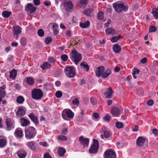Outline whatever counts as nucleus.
<instances>
[{
    "mask_svg": "<svg viewBox=\"0 0 158 158\" xmlns=\"http://www.w3.org/2000/svg\"><path fill=\"white\" fill-rule=\"evenodd\" d=\"M110 118V116L109 115L107 114L105 115L104 118V119L105 121H108Z\"/></svg>",
    "mask_w": 158,
    "mask_h": 158,
    "instance_id": "54",
    "label": "nucleus"
},
{
    "mask_svg": "<svg viewBox=\"0 0 158 158\" xmlns=\"http://www.w3.org/2000/svg\"><path fill=\"white\" fill-rule=\"evenodd\" d=\"M106 35H114L118 34L117 32L115 30L111 28H108L105 30Z\"/></svg>",
    "mask_w": 158,
    "mask_h": 158,
    "instance_id": "22",
    "label": "nucleus"
},
{
    "mask_svg": "<svg viewBox=\"0 0 158 158\" xmlns=\"http://www.w3.org/2000/svg\"><path fill=\"white\" fill-rule=\"evenodd\" d=\"M28 148L32 150L35 151L36 148L35 145V142L33 141L27 142L26 143Z\"/></svg>",
    "mask_w": 158,
    "mask_h": 158,
    "instance_id": "17",
    "label": "nucleus"
},
{
    "mask_svg": "<svg viewBox=\"0 0 158 158\" xmlns=\"http://www.w3.org/2000/svg\"><path fill=\"white\" fill-rule=\"evenodd\" d=\"M111 21L110 19H108L107 22L106 23L104 24V26L105 27H108L109 25L111 23Z\"/></svg>",
    "mask_w": 158,
    "mask_h": 158,
    "instance_id": "52",
    "label": "nucleus"
},
{
    "mask_svg": "<svg viewBox=\"0 0 158 158\" xmlns=\"http://www.w3.org/2000/svg\"><path fill=\"white\" fill-rule=\"evenodd\" d=\"M62 116L63 118L65 120H68V118L72 119L74 116L73 113L70 109H64L62 113Z\"/></svg>",
    "mask_w": 158,
    "mask_h": 158,
    "instance_id": "7",
    "label": "nucleus"
},
{
    "mask_svg": "<svg viewBox=\"0 0 158 158\" xmlns=\"http://www.w3.org/2000/svg\"><path fill=\"white\" fill-rule=\"evenodd\" d=\"M121 109H120L116 107H114L111 109L110 112L114 117H118L121 114Z\"/></svg>",
    "mask_w": 158,
    "mask_h": 158,
    "instance_id": "12",
    "label": "nucleus"
},
{
    "mask_svg": "<svg viewBox=\"0 0 158 158\" xmlns=\"http://www.w3.org/2000/svg\"><path fill=\"white\" fill-rule=\"evenodd\" d=\"M102 130L103 131L104 136L105 138H107L110 137L111 135L110 132V131L106 130L105 127L102 128Z\"/></svg>",
    "mask_w": 158,
    "mask_h": 158,
    "instance_id": "36",
    "label": "nucleus"
},
{
    "mask_svg": "<svg viewBox=\"0 0 158 158\" xmlns=\"http://www.w3.org/2000/svg\"><path fill=\"white\" fill-rule=\"evenodd\" d=\"M116 127L118 129H121L123 127V124L122 122H118L115 123Z\"/></svg>",
    "mask_w": 158,
    "mask_h": 158,
    "instance_id": "44",
    "label": "nucleus"
},
{
    "mask_svg": "<svg viewBox=\"0 0 158 158\" xmlns=\"http://www.w3.org/2000/svg\"><path fill=\"white\" fill-rule=\"evenodd\" d=\"M64 72L67 76L69 78H73L75 76L76 73L74 67L68 66L64 70Z\"/></svg>",
    "mask_w": 158,
    "mask_h": 158,
    "instance_id": "6",
    "label": "nucleus"
},
{
    "mask_svg": "<svg viewBox=\"0 0 158 158\" xmlns=\"http://www.w3.org/2000/svg\"><path fill=\"white\" fill-rule=\"evenodd\" d=\"M104 14L103 12H99L98 13V18L99 19L101 20L103 22H105L106 19L104 18Z\"/></svg>",
    "mask_w": 158,
    "mask_h": 158,
    "instance_id": "29",
    "label": "nucleus"
},
{
    "mask_svg": "<svg viewBox=\"0 0 158 158\" xmlns=\"http://www.w3.org/2000/svg\"><path fill=\"white\" fill-rule=\"evenodd\" d=\"M26 113L25 110L24 108L20 107L18 108V110L16 112L17 116L20 117L24 116Z\"/></svg>",
    "mask_w": 158,
    "mask_h": 158,
    "instance_id": "16",
    "label": "nucleus"
},
{
    "mask_svg": "<svg viewBox=\"0 0 158 158\" xmlns=\"http://www.w3.org/2000/svg\"><path fill=\"white\" fill-rule=\"evenodd\" d=\"M43 95V92L40 89H34L31 91V97L34 99H40Z\"/></svg>",
    "mask_w": 158,
    "mask_h": 158,
    "instance_id": "3",
    "label": "nucleus"
},
{
    "mask_svg": "<svg viewBox=\"0 0 158 158\" xmlns=\"http://www.w3.org/2000/svg\"><path fill=\"white\" fill-rule=\"evenodd\" d=\"M89 24L90 22L88 20L84 23H81L80 24V26L82 28H85L89 26Z\"/></svg>",
    "mask_w": 158,
    "mask_h": 158,
    "instance_id": "34",
    "label": "nucleus"
},
{
    "mask_svg": "<svg viewBox=\"0 0 158 158\" xmlns=\"http://www.w3.org/2000/svg\"><path fill=\"white\" fill-rule=\"evenodd\" d=\"M20 43L23 46H25L27 44V39L25 38L22 37L20 40Z\"/></svg>",
    "mask_w": 158,
    "mask_h": 158,
    "instance_id": "42",
    "label": "nucleus"
},
{
    "mask_svg": "<svg viewBox=\"0 0 158 158\" xmlns=\"http://www.w3.org/2000/svg\"><path fill=\"white\" fill-rule=\"evenodd\" d=\"M58 26L57 24L56 23H53L52 25V29L53 30V32L54 35H57L59 31L58 30Z\"/></svg>",
    "mask_w": 158,
    "mask_h": 158,
    "instance_id": "33",
    "label": "nucleus"
},
{
    "mask_svg": "<svg viewBox=\"0 0 158 158\" xmlns=\"http://www.w3.org/2000/svg\"><path fill=\"white\" fill-rule=\"evenodd\" d=\"M156 30V28L154 26H152L150 27L149 28V32H153L155 31Z\"/></svg>",
    "mask_w": 158,
    "mask_h": 158,
    "instance_id": "49",
    "label": "nucleus"
},
{
    "mask_svg": "<svg viewBox=\"0 0 158 158\" xmlns=\"http://www.w3.org/2000/svg\"><path fill=\"white\" fill-rule=\"evenodd\" d=\"M93 143L89 150V152L90 153L95 154L98 149L99 143L98 140L94 139H93Z\"/></svg>",
    "mask_w": 158,
    "mask_h": 158,
    "instance_id": "8",
    "label": "nucleus"
},
{
    "mask_svg": "<svg viewBox=\"0 0 158 158\" xmlns=\"http://www.w3.org/2000/svg\"><path fill=\"white\" fill-rule=\"evenodd\" d=\"M10 77L12 79H15L17 74V72L15 69H13L10 73Z\"/></svg>",
    "mask_w": 158,
    "mask_h": 158,
    "instance_id": "28",
    "label": "nucleus"
},
{
    "mask_svg": "<svg viewBox=\"0 0 158 158\" xmlns=\"http://www.w3.org/2000/svg\"><path fill=\"white\" fill-rule=\"evenodd\" d=\"M37 34L39 36L42 37L44 35V30L42 29H39L37 32Z\"/></svg>",
    "mask_w": 158,
    "mask_h": 158,
    "instance_id": "43",
    "label": "nucleus"
},
{
    "mask_svg": "<svg viewBox=\"0 0 158 158\" xmlns=\"http://www.w3.org/2000/svg\"><path fill=\"white\" fill-rule=\"evenodd\" d=\"M152 13L155 18L158 19V11H157L156 8H154L153 9Z\"/></svg>",
    "mask_w": 158,
    "mask_h": 158,
    "instance_id": "41",
    "label": "nucleus"
},
{
    "mask_svg": "<svg viewBox=\"0 0 158 158\" xmlns=\"http://www.w3.org/2000/svg\"><path fill=\"white\" fill-rule=\"evenodd\" d=\"M80 66L82 68L85 69L87 72L89 71V68L86 62H84L81 63Z\"/></svg>",
    "mask_w": 158,
    "mask_h": 158,
    "instance_id": "31",
    "label": "nucleus"
},
{
    "mask_svg": "<svg viewBox=\"0 0 158 158\" xmlns=\"http://www.w3.org/2000/svg\"><path fill=\"white\" fill-rule=\"evenodd\" d=\"M70 57L71 60L76 64H77L82 59L81 54L76 50H74L71 52Z\"/></svg>",
    "mask_w": 158,
    "mask_h": 158,
    "instance_id": "1",
    "label": "nucleus"
},
{
    "mask_svg": "<svg viewBox=\"0 0 158 158\" xmlns=\"http://www.w3.org/2000/svg\"><path fill=\"white\" fill-rule=\"evenodd\" d=\"M113 6L115 10L118 12H121L122 10L126 11L128 9V7L124 6L122 3H114L113 4Z\"/></svg>",
    "mask_w": 158,
    "mask_h": 158,
    "instance_id": "4",
    "label": "nucleus"
},
{
    "mask_svg": "<svg viewBox=\"0 0 158 158\" xmlns=\"http://www.w3.org/2000/svg\"><path fill=\"white\" fill-rule=\"evenodd\" d=\"M17 155L19 158H24L26 156L27 153L24 150H20L17 152Z\"/></svg>",
    "mask_w": 158,
    "mask_h": 158,
    "instance_id": "25",
    "label": "nucleus"
},
{
    "mask_svg": "<svg viewBox=\"0 0 158 158\" xmlns=\"http://www.w3.org/2000/svg\"><path fill=\"white\" fill-rule=\"evenodd\" d=\"M33 3L35 5L38 6L40 4V0H34Z\"/></svg>",
    "mask_w": 158,
    "mask_h": 158,
    "instance_id": "58",
    "label": "nucleus"
},
{
    "mask_svg": "<svg viewBox=\"0 0 158 158\" xmlns=\"http://www.w3.org/2000/svg\"><path fill=\"white\" fill-rule=\"evenodd\" d=\"M6 88V86L5 85H3L2 86H0V94L3 96H6V93L5 90Z\"/></svg>",
    "mask_w": 158,
    "mask_h": 158,
    "instance_id": "35",
    "label": "nucleus"
},
{
    "mask_svg": "<svg viewBox=\"0 0 158 158\" xmlns=\"http://www.w3.org/2000/svg\"><path fill=\"white\" fill-rule=\"evenodd\" d=\"M39 144L44 147H48V146L47 142H41L39 143Z\"/></svg>",
    "mask_w": 158,
    "mask_h": 158,
    "instance_id": "55",
    "label": "nucleus"
},
{
    "mask_svg": "<svg viewBox=\"0 0 158 158\" xmlns=\"http://www.w3.org/2000/svg\"><path fill=\"white\" fill-rule=\"evenodd\" d=\"M99 117V114L98 113H94L93 114V119H97Z\"/></svg>",
    "mask_w": 158,
    "mask_h": 158,
    "instance_id": "56",
    "label": "nucleus"
},
{
    "mask_svg": "<svg viewBox=\"0 0 158 158\" xmlns=\"http://www.w3.org/2000/svg\"><path fill=\"white\" fill-rule=\"evenodd\" d=\"M36 8L33 6L32 4L28 3L27 4L26 7V10L28 12L30 13H34L36 10Z\"/></svg>",
    "mask_w": 158,
    "mask_h": 158,
    "instance_id": "14",
    "label": "nucleus"
},
{
    "mask_svg": "<svg viewBox=\"0 0 158 158\" xmlns=\"http://www.w3.org/2000/svg\"><path fill=\"white\" fill-rule=\"evenodd\" d=\"M48 61L51 63L54 62L56 61V60L53 57H50L48 60Z\"/></svg>",
    "mask_w": 158,
    "mask_h": 158,
    "instance_id": "57",
    "label": "nucleus"
},
{
    "mask_svg": "<svg viewBox=\"0 0 158 158\" xmlns=\"http://www.w3.org/2000/svg\"><path fill=\"white\" fill-rule=\"evenodd\" d=\"M122 38L121 35H118L117 36H114L111 38L110 40L112 43H115L120 38Z\"/></svg>",
    "mask_w": 158,
    "mask_h": 158,
    "instance_id": "38",
    "label": "nucleus"
},
{
    "mask_svg": "<svg viewBox=\"0 0 158 158\" xmlns=\"http://www.w3.org/2000/svg\"><path fill=\"white\" fill-rule=\"evenodd\" d=\"M61 58L62 60L64 61H66L68 59V56L65 54L62 55L61 56Z\"/></svg>",
    "mask_w": 158,
    "mask_h": 158,
    "instance_id": "48",
    "label": "nucleus"
},
{
    "mask_svg": "<svg viewBox=\"0 0 158 158\" xmlns=\"http://www.w3.org/2000/svg\"><path fill=\"white\" fill-rule=\"evenodd\" d=\"M145 140V139L144 137H139L137 139L136 144L138 146H141L143 145Z\"/></svg>",
    "mask_w": 158,
    "mask_h": 158,
    "instance_id": "18",
    "label": "nucleus"
},
{
    "mask_svg": "<svg viewBox=\"0 0 158 158\" xmlns=\"http://www.w3.org/2000/svg\"><path fill=\"white\" fill-rule=\"evenodd\" d=\"M44 158H52L48 152H46L44 154Z\"/></svg>",
    "mask_w": 158,
    "mask_h": 158,
    "instance_id": "60",
    "label": "nucleus"
},
{
    "mask_svg": "<svg viewBox=\"0 0 158 158\" xmlns=\"http://www.w3.org/2000/svg\"><path fill=\"white\" fill-rule=\"evenodd\" d=\"M65 152V149L62 148H59L58 151V154L60 156H63Z\"/></svg>",
    "mask_w": 158,
    "mask_h": 158,
    "instance_id": "32",
    "label": "nucleus"
},
{
    "mask_svg": "<svg viewBox=\"0 0 158 158\" xmlns=\"http://www.w3.org/2000/svg\"><path fill=\"white\" fill-rule=\"evenodd\" d=\"M105 71V68L103 66H100L95 69V73L98 77L102 76V73Z\"/></svg>",
    "mask_w": 158,
    "mask_h": 158,
    "instance_id": "15",
    "label": "nucleus"
},
{
    "mask_svg": "<svg viewBox=\"0 0 158 158\" xmlns=\"http://www.w3.org/2000/svg\"><path fill=\"white\" fill-rule=\"evenodd\" d=\"M51 65L47 62H45L40 65V67L43 70L47 69L50 67Z\"/></svg>",
    "mask_w": 158,
    "mask_h": 158,
    "instance_id": "30",
    "label": "nucleus"
},
{
    "mask_svg": "<svg viewBox=\"0 0 158 158\" xmlns=\"http://www.w3.org/2000/svg\"><path fill=\"white\" fill-rule=\"evenodd\" d=\"M52 40V38L50 37H47L45 40V42L46 44H48L51 42Z\"/></svg>",
    "mask_w": 158,
    "mask_h": 158,
    "instance_id": "45",
    "label": "nucleus"
},
{
    "mask_svg": "<svg viewBox=\"0 0 158 158\" xmlns=\"http://www.w3.org/2000/svg\"><path fill=\"white\" fill-rule=\"evenodd\" d=\"M27 82L30 85H33L34 82V80L32 77H28L26 78Z\"/></svg>",
    "mask_w": 158,
    "mask_h": 158,
    "instance_id": "37",
    "label": "nucleus"
},
{
    "mask_svg": "<svg viewBox=\"0 0 158 158\" xmlns=\"http://www.w3.org/2000/svg\"><path fill=\"white\" fill-rule=\"evenodd\" d=\"M24 101V98L21 96H19L16 98V102L19 104H22Z\"/></svg>",
    "mask_w": 158,
    "mask_h": 158,
    "instance_id": "39",
    "label": "nucleus"
},
{
    "mask_svg": "<svg viewBox=\"0 0 158 158\" xmlns=\"http://www.w3.org/2000/svg\"><path fill=\"white\" fill-rule=\"evenodd\" d=\"M7 144V138L5 136H0V148L4 147Z\"/></svg>",
    "mask_w": 158,
    "mask_h": 158,
    "instance_id": "19",
    "label": "nucleus"
},
{
    "mask_svg": "<svg viewBox=\"0 0 158 158\" xmlns=\"http://www.w3.org/2000/svg\"><path fill=\"white\" fill-rule=\"evenodd\" d=\"M11 14V12L10 11H3L2 13V16L5 18L9 17Z\"/></svg>",
    "mask_w": 158,
    "mask_h": 158,
    "instance_id": "40",
    "label": "nucleus"
},
{
    "mask_svg": "<svg viewBox=\"0 0 158 158\" xmlns=\"http://www.w3.org/2000/svg\"><path fill=\"white\" fill-rule=\"evenodd\" d=\"M111 71L110 69H108L102 73V77L103 78H106L108 77L111 73Z\"/></svg>",
    "mask_w": 158,
    "mask_h": 158,
    "instance_id": "27",
    "label": "nucleus"
},
{
    "mask_svg": "<svg viewBox=\"0 0 158 158\" xmlns=\"http://www.w3.org/2000/svg\"><path fill=\"white\" fill-rule=\"evenodd\" d=\"M113 50L114 52L119 53L121 52V47L117 44H114L113 46Z\"/></svg>",
    "mask_w": 158,
    "mask_h": 158,
    "instance_id": "26",
    "label": "nucleus"
},
{
    "mask_svg": "<svg viewBox=\"0 0 158 158\" xmlns=\"http://www.w3.org/2000/svg\"><path fill=\"white\" fill-rule=\"evenodd\" d=\"M147 104L149 106H152L153 104V101L152 100H148L147 102Z\"/></svg>",
    "mask_w": 158,
    "mask_h": 158,
    "instance_id": "62",
    "label": "nucleus"
},
{
    "mask_svg": "<svg viewBox=\"0 0 158 158\" xmlns=\"http://www.w3.org/2000/svg\"><path fill=\"white\" fill-rule=\"evenodd\" d=\"M21 125L23 127L27 126L30 124V121L24 118H21L20 119Z\"/></svg>",
    "mask_w": 158,
    "mask_h": 158,
    "instance_id": "23",
    "label": "nucleus"
},
{
    "mask_svg": "<svg viewBox=\"0 0 158 158\" xmlns=\"http://www.w3.org/2000/svg\"><path fill=\"white\" fill-rule=\"evenodd\" d=\"M25 132L26 137L29 139L33 138L36 133V129L33 127H29L25 129Z\"/></svg>",
    "mask_w": 158,
    "mask_h": 158,
    "instance_id": "2",
    "label": "nucleus"
},
{
    "mask_svg": "<svg viewBox=\"0 0 158 158\" xmlns=\"http://www.w3.org/2000/svg\"><path fill=\"white\" fill-rule=\"evenodd\" d=\"M55 95L57 98H60L62 95V93L61 91H58L56 92Z\"/></svg>",
    "mask_w": 158,
    "mask_h": 158,
    "instance_id": "46",
    "label": "nucleus"
},
{
    "mask_svg": "<svg viewBox=\"0 0 158 158\" xmlns=\"http://www.w3.org/2000/svg\"><path fill=\"white\" fill-rule=\"evenodd\" d=\"M152 133L156 135H158V130L156 129H153Z\"/></svg>",
    "mask_w": 158,
    "mask_h": 158,
    "instance_id": "63",
    "label": "nucleus"
},
{
    "mask_svg": "<svg viewBox=\"0 0 158 158\" xmlns=\"http://www.w3.org/2000/svg\"><path fill=\"white\" fill-rule=\"evenodd\" d=\"M147 61V59L146 58L144 57L140 61V62L142 64H144Z\"/></svg>",
    "mask_w": 158,
    "mask_h": 158,
    "instance_id": "64",
    "label": "nucleus"
},
{
    "mask_svg": "<svg viewBox=\"0 0 158 158\" xmlns=\"http://www.w3.org/2000/svg\"><path fill=\"white\" fill-rule=\"evenodd\" d=\"M73 5L72 2L71 1L63 2L60 5V8L63 12L64 10L69 12H71Z\"/></svg>",
    "mask_w": 158,
    "mask_h": 158,
    "instance_id": "5",
    "label": "nucleus"
},
{
    "mask_svg": "<svg viewBox=\"0 0 158 158\" xmlns=\"http://www.w3.org/2000/svg\"><path fill=\"white\" fill-rule=\"evenodd\" d=\"M81 5H86L88 3L87 0H81Z\"/></svg>",
    "mask_w": 158,
    "mask_h": 158,
    "instance_id": "59",
    "label": "nucleus"
},
{
    "mask_svg": "<svg viewBox=\"0 0 158 158\" xmlns=\"http://www.w3.org/2000/svg\"><path fill=\"white\" fill-rule=\"evenodd\" d=\"M79 141L80 144L83 148H85L88 147L89 143V140L88 139L84 138L83 136H81L79 138Z\"/></svg>",
    "mask_w": 158,
    "mask_h": 158,
    "instance_id": "10",
    "label": "nucleus"
},
{
    "mask_svg": "<svg viewBox=\"0 0 158 158\" xmlns=\"http://www.w3.org/2000/svg\"><path fill=\"white\" fill-rule=\"evenodd\" d=\"M113 93V92L111 88H109L107 89L104 95L106 98H110L112 97Z\"/></svg>",
    "mask_w": 158,
    "mask_h": 158,
    "instance_id": "24",
    "label": "nucleus"
},
{
    "mask_svg": "<svg viewBox=\"0 0 158 158\" xmlns=\"http://www.w3.org/2000/svg\"><path fill=\"white\" fill-rule=\"evenodd\" d=\"M58 139L62 141H64L67 139V138L65 136L60 135L58 137Z\"/></svg>",
    "mask_w": 158,
    "mask_h": 158,
    "instance_id": "47",
    "label": "nucleus"
},
{
    "mask_svg": "<svg viewBox=\"0 0 158 158\" xmlns=\"http://www.w3.org/2000/svg\"><path fill=\"white\" fill-rule=\"evenodd\" d=\"M5 122L6 125V131H10L14 128L15 122L10 118H6L5 120Z\"/></svg>",
    "mask_w": 158,
    "mask_h": 158,
    "instance_id": "9",
    "label": "nucleus"
},
{
    "mask_svg": "<svg viewBox=\"0 0 158 158\" xmlns=\"http://www.w3.org/2000/svg\"><path fill=\"white\" fill-rule=\"evenodd\" d=\"M29 117L35 125L39 124L38 119L37 117L35 116L33 114L31 113L28 115Z\"/></svg>",
    "mask_w": 158,
    "mask_h": 158,
    "instance_id": "21",
    "label": "nucleus"
},
{
    "mask_svg": "<svg viewBox=\"0 0 158 158\" xmlns=\"http://www.w3.org/2000/svg\"><path fill=\"white\" fill-rule=\"evenodd\" d=\"M62 73V72L61 70H59L55 74V77H58Z\"/></svg>",
    "mask_w": 158,
    "mask_h": 158,
    "instance_id": "61",
    "label": "nucleus"
},
{
    "mask_svg": "<svg viewBox=\"0 0 158 158\" xmlns=\"http://www.w3.org/2000/svg\"><path fill=\"white\" fill-rule=\"evenodd\" d=\"M15 135L17 138H20L23 136V132L21 129L18 128L16 129L14 133Z\"/></svg>",
    "mask_w": 158,
    "mask_h": 158,
    "instance_id": "20",
    "label": "nucleus"
},
{
    "mask_svg": "<svg viewBox=\"0 0 158 158\" xmlns=\"http://www.w3.org/2000/svg\"><path fill=\"white\" fill-rule=\"evenodd\" d=\"M104 158H115V153L111 150H108L106 151L104 154Z\"/></svg>",
    "mask_w": 158,
    "mask_h": 158,
    "instance_id": "13",
    "label": "nucleus"
},
{
    "mask_svg": "<svg viewBox=\"0 0 158 158\" xmlns=\"http://www.w3.org/2000/svg\"><path fill=\"white\" fill-rule=\"evenodd\" d=\"M84 14L86 15L87 16H89L90 14V11L89 9H86L84 11Z\"/></svg>",
    "mask_w": 158,
    "mask_h": 158,
    "instance_id": "53",
    "label": "nucleus"
},
{
    "mask_svg": "<svg viewBox=\"0 0 158 158\" xmlns=\"http://www.w3.org/2000/svg\"><path fill=\"white\" fill-rule=\"evenodd\" d=\"M12 31L14 37H15L16 39H17L18 35L21 32V28L18 25H14L13 27Z\"/></svg>",
    "mask_w": 158,
    "mask_h": 158,
    "instance_id": "11",
    "label": "nucleus"
},
{
    "mask_svg": "<svg viewBox=\"0 0 158 158\" xmlns=\"http://www.w3.org/2000/svg\"><path fill=\"white\" fill-rule=\"evenodd\" d=\"M72 103L73 104L77 106L79 105V102L77 98H75L73 100Z\"/></svg>",
    "mask_w": 158,
    "mask_h": 158,
    "instance_id": "51",
    "label": "nucleus"
},
{
    "mask_svg": "<svg viewBox=\"0 0 158 158\" xmlns=\"http://www.w3.org/2000/svg\"><path fill=\"white\" fill-rule=\"evenodd\" d=\"M90 101L93 105H94L96 104L97 100L96 98L91 97L90 99Z\"/></svg>",
    "mask_w": 158,
    "mask_h": 158,
    "instance_id": "50",
    "label": "nucleus"
}]
</instances>
